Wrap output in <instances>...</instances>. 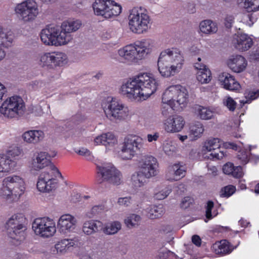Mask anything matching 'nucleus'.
I'll list each match as a JSON object with an SVG mask.
<instances>
[{
  "label": "nucleus",
  "instance_id": "bb28decb",
  "mask_svg": "<svg viewBox=\"0 0 259 259\" xmlns=\"http://www.w3.org/2000/svg\"><path fill=\"white\" fill-rule=\"evenodd\" d=\"M234 46L238 50L245 51L248 50L252 45L251 38L247 34L238 32L235 34L232 40Z\"/></svg>",
  "mask_w": 259,
  "mask_h": 259
},
{
  "label": "nucleus",
  "instance_id": "774afa93",
  "mask_svg": "<svg viewBox=\"0 0 259 259\" xmlns=\"http://www.w3.org/2000/svg\"><path fill=\"white\" fill-rule=\"evenodd\" d=\"M241 129L239 127V125H236L232 132V135L235 138H240L243 137V135L241 134Z\"/></svg>",
  "mask_w": 259,
  "mask_h": 259
},
{
  "label": "nucleus",
  "instance_id": "cd10ccee",
  "mask_svg": "<svg viewBox=\"0 0 259 259\" xmlns=\"http://www.w3.org/2000/svg\"><path fill=\"white\" fill-rule=\"evenodd\" d=\"M102 225V222L97 220L85 221L82 225V232L87 236L92 235L99 231Z\"/></svg>",
  "mask_w": 259,
  "mask_h": 259
},
{
  "label": "nucleus",
  "instance_id": "f3484780",
  "mask_svg": "<svg viewBox=\"0 0 259 259\" xmlns=\"http://www.w3.org/2000/svg\"><path fill=\"white\" fill-rule=\"evenodd\" d=\"M77 224L76 218L69 213L62 215L57 222L58 231L62 235H67L75 232Z\"/></svg>",
  "mask_w": 259,
  "mask_h": 259
},
{
  "label": "nucleus",
  "instance_id": "a18cd8bd",
  "mask_svg": "<svg viewBox=\"0 0 259 259\" xmlns=\"http://www.w3.org/2000/svg\"><path fill=\"white\" fill-rule=\"evenodd\" d=\"M243 149H241L239 151L237 156H236V160L239 163L242 164H246L249 161L250 158V153L247 151V148H245V147L243 145V144L241 143Z\"/></svg>",
  "mask_w": 259,
  "mask_h": 259
},
{
  "label": "nucleus",
  "instance_id": "9d476101",
  "mask_svg": "<svg viewBox=\"0 0 259 259\" xmlns=\"http://www.w3.org/2000/svg\"><path fill=\"white\" fill-rule=\"evenodd\" d=\"M32 229L35 235L45 239L53 237L57 232L55 221L49 217L35 219L32 223Z\"/></svg>",
  "mask_w": 259,
  "mask_h": 259
},
{
  "label": "nucleus",
  "instance_id": "79ce46f5",
  "mask_svg": "<svg viewBox=\"0 0 259 259\" xmlns=\"http://www.w3.org/2000/svg\"><path fill=\"white\" fill-rule=\"evenodd\" d=\"M197 80L201 84H207L212 79L211 72L209 69L196 72Z\"/></svg>",
  "mask_w": 259,
  "mask_h": 259
},
{
  "label": "nucleus",
  "instance_id": "473e14b6",
  "mask_svg": "<svg viewBox=\"0 0 259 259\" xmlns=\"http://www.w3.org/2000/svg\"><path fill=\"white\" fill-rule=\"evenodd\" d=\"M15 162L9 156L5 154L0 155V172L9 173L14 169Z\"/></svg>",
  "mask_w": 259,
  "mask_h": 259
},
{
  "label": "nucleus",
  "instance_id": "c85d7f7f",
  "mask_svg": "<svg viewBox=\"0 0 259 259\" xmlns=\"http://www.w3.org/2000/svg\"><path fill=\"white\" fill-rule=\"evenodd\" d=\"M212 248L215 254L220 255L230 253L234 249L233 246L226 240L216 242L213 244Z\"/></svg>",
  "mask_w": 259,
  "mask_h": 259
},
{
  "label": "nucleus",
  "instance_id": "58836bf2",
  "mask_svg": "<svg viewBox=\"0 0 259 259\" xmlns=\"http://www.w3.org/2000/svg\"><path fill=\"white\" fill-rule=\"evenodd\" d=\"M141 221V217L135 213L129 214L124 219V223L125 226L129 229L138 226L140 224Z\"/></svg>",
  "mask_w": 259,
  "mask_h": 259
},
{
  "label": "nucleus",
  "instance_id": "f03ea898",
  "mask_svg": "<svg viewBox=\"0 0 259 259\" xmlns=\"http://www.w3.org/2000/svg\"><path fill=\"white\" fill-rule=\"evenodd\" d=\"M82 26V21L73 17L64 21L60 25H48L40 31L41 41L47 46L60 47L67 46L73 40L70 33L77 31Z\"/></svg>",
  "mask_w": 259,
  "mask_h": 259
},
{
  "label": "nucleus",
  "instance_id": "603ef678",
  "mask_svg": "<svg viewBox=\"0 0 259 259\" xmlns=\"http://www.w3.org/2000/svg\"><path fill=\"white\" fill-rule=\"evenodd\" d=\"M75 152L78 155L84 157L87 160H91L93 159L92 152L86 148L80 147L75 149Z\"/></svg>",
  "mask_w": 259,
  "mask_h": 259
},
{
  "label": "nucleus",
  "instance_id": "423d86ee",
  "mask_svg": "<svg viewBox=\"0 0 259 259\" xmlns=\"http://www.w3.org/2000/svg\"><path fill=\"white\" fill-rule=\"evenodd\" d=\"M26 183L19 175L14 174L4 178L0 188V198L8 203L17 202L24 194Z\"/></svg>",
  "mask_w": 259,
  "mask_h": 259
},
{
  "label": "nucleus",
  "instance_id": "2eb2a0df",
  "mask_svg": "<svg viewBox=\"0 0 259 259\" xmlns=\"http://www.w3.org/2000/svg\"><path fill=\"white\" fill-rule=\"evenodd\" d=\"M139 169L147 179L156 177L159 173V163L153 156L146 155L139 162Z\"/></svg>",
  "mask_w": 259,
  "mask_h": 259
},
{
  "label": "nucleus",
  "instance_id": "ddd939ff",
  "mask_svg": "<svg viewBox=\"0 0 259 259\" xmlns=\"http://www.w3.org/2000/svg\"><path fill=\"white\" fill-rule=\"evenodd\" d=\"M24 109V103L22 99L14 96L5 100L0 107V113L8 118L15 117L21 114Z\"/></svg>",
  "mask_w": 259,
  "mask_h": 259
},
{
  "label": "nucleus",
  "instance_id": "37998d69",
  "mask_svg": "<svg viewBox=\"0 0 259 259\" xmlns=\"http://www.w3.org/2000/svg\"><path fill=\"white\" fill-rule=\"evenodd\" d=\"M107 207L104 203L95 205L89 209L85 213L86 216L89 218H92L95 216L100 215L104 212Z\"/></svg>",
  "mask_w": 259,
  "mask_h": 259
},
{
  "label": "nucleus",
  "instance_id": "9b49d317",
  "mask_svg": "<svg viewBox=\"0 0 259 259\" xmlns=\"http://www.w3.org/2000/svg\"><path fill=\"white\" fill-rule=\"evenodd\" d=\"M25 222L26 219L22 213L14 214L9 219L5 227L11 238L18 241L23 240L26 230Z\"/></svg>",
  "mask_w": 259,
  "mask_h": 259
},
{
  "label": "nucleus",
  "instance_id": "4d7b16f0",
  "mask_svg": "<svg viewBox=\"0 0 259 259\" xmlns=\"http://www.w3.org/2000/svg\"><path fill=\"white\" fill-rule=\"evenodd\" d=\"M77 256L79 259H96L94 253L83 248L80 249Z\"/></svg>",
  "mask_w": 259,
  "mask_h": 259
},
{
  "label": "nucleus",
  "instance_id": "6e6552de",
  "mask_svg": "<svg viewBox=\"0 0 259 259\" xmlns=\"http://www.w3.org/2000/svg\"><path fill=\"white\" fill-rule=\"evenodd\" d=\"M222 146L225 149H232L235 150H238L239 148V146L233 142H224L221 139L210 138L203 143L200 154L205 159H222L226 156V152L220 150Z\"/></svg>",
  "mask_w": 259,
  "mask_h": 259
},
{
  "label": "nucleus",
  "instance_id": "20e7f679",
  "mask_svg": "<svg viewBox=\"0 0 259 259\" xmlns=\"http://www.w3.org/2000/svg\"><path fill=\"white\" fill-rule=\"evenodd\" d=\"M154 49V40L146 38L119 48L117 54L121 62L131 65L138 63L146 58Z\"/></svg>",
  "mask_w": 259,
  "mask_h": 259
},
{
  "label": "nucleus",
  "instance_id": "de8ad7c7",
  "mask_svg": "<svg viewBox=\"0 0 259 259\" xmlns=\"http://www.w3.org/2000/svg\"><path fill=\"white\" fill-rule=\"evenodd\" d=\"M245 100L240 101V103L243 105L249 103L251 101L256 99L259 97V90H246L244 93Z\"/></svg>",
  "mask_w": 259,
  "mask_h": 259
},
{
  "label": "nucleus",
  "instance_id": "f8f14e48",
  "mask_svg": "<svg viewBox=\"0 0 259 259\" xmlns=\"http://www.w3.org/2000/svg\"><path fill=\"white\" fill-rule=\"evenodd\" d=\"M143 145L141 137L135 135H129L124 140L119 156L124 160H131L141 150Z\"/></svg>",
  "mask_w": 259,
  "mask_h": 259
},
{
  "label": "nucleus",
  "instance_id": "4c0bfd02",
  "mask_svg": "<svg viewBox=\"0 0 259 259\" xmlns=\"http://www.w3.org/2000/svg\"><path fill=\"white\" fill-rule=\"evenodd\" d=\"M38 64L46 69H52V52L40 54L37 58Z\"/></svg>",
  "mask_w": 259,
  "mask_h": 259
},
{
  "label": "nucleus",
  "instance_id": "412c9836",
  "mask_svg": "<svg viewBox=\"0 0 259 259\" xmlns=\"http://www.w3.org/2000/svg\"><path fill=\"white\" fill-rule=\"evenodd\" d=\"M15 10L17 14L24 16H36L38 14L37 5L33 0H26L18 4Z\"/></svg>",
  "mask_w": 259,
  "mask_h": 259
},
{
  "label": "nucleus",
  "instance_id": "5fc2aeb1",
  "mask_svg": "<svg viewBox=\"0 0 259 259\" xmlns=\"http://www.w3.org/2000/svg\"><path fill=\"white\" fill-rule=\"evenodd\" d=\"M149 15L147 10L143 7H135L130 11V16H146Z\"/></svg>",
  "mask_w": 259,
  "mask_h": 259
},
{
  "label": "nucleus",
  "instance_id": "3c124183",
  "mask_svg": "<svg viewBox=\"0 0 259 259\" xmlns=\"http://www.w3.org/2000/svg\"><path fill=\"white\" fill-rule=\"evenodd\" d=\"M235 186L230 185L223 187L220 191V195L222 197H229L236 191Z\"/></svg>",
  "mask_w": 259,
  "mask_h": 259
},
{
  "label": "nucleus",
  "instance_id": "13d9d810",
  "mask_svg": "<svg viewBox=\"0 0 259 259\" xmlns=\"http://www.w3.org/2000/svg\"><path fill=\"white\" fill-rule=\"evenodd\" d=\"M170 190L168 188H165L155 194V198L159 200L165 198L170 193Z\"/></svg>",
  "mask_w": 259,
  "mask_h": 259
},
{
  "label": "nucleus",
  "instance_id": "dca6fc26",
  "mask_svg": "<svg viewBox=\"0 0 259 259\" xmlns=\"http://www.w3.org/2000/svg\"><path fill=\"white\" fill-rule=\"evenodd\" d=\"M186 125L184 118L179 115H170L162 121V128L167 134L182 132Z\"/></svg>",
  "mask_w": 259,
  "mask_h": 259
},
{
  "label": "nucleus",
  "instance_id": "c9c22d12",
  "mask_svg": "<svg viewBox=\"0 0 259 259\" xmlns=\"http://www.w3.org/2000/svg\"><path fill=\"white\" fill-rule=\"evenodd\" d=\"M146 179L147 178L145 177L143 172L139 169L132 175L131 178V185L136 189L141 188L146 183Z\"/></svg>",
  "mask_w": 259,
  "mask_h": 259
},
{
  "label": "nucleus",
  "instance_id": "8fccbe9b",
  "mask_svg": "<svg viewBox=\"0 0 259 259\" xmlns=\"http://www.w3.org/2000/svg\"><path fill=\"white\" fill-rule=\"evenodd\" d=\"M156 259H183L180 258L174 252L163 249L159 251Z\"/></svg>",
  "mask_w": 259,
  "mask_h": 259
},
{
  "label": "nucleus",
  "instance_id": "7ed1b4c3",
  "mask_svg": "<svg viewBox=\"0 0 259 259\" xmlns=\"http://www.w3.org/2000/svg\"><path fill=\"white\" fill-rule=\"evenodd\" d=\"M50 156L45 151L36 153L32 163V168L36 171L45 168L39 174L36 184L40 193H49L56 189L62 176L58 168L51 162Z\"/></svg>",
  "mask_w": 259,
  "mask_h": 259
},
{
  "label": "nucleus",
  "instance_id": "864d4df0",
  "mask_svg": "<svg viewBox=\"0 0 259 259\" xmlns=\"http://www.w3.org/2000/svg\"><path fill=\"white\" fill-rule=\"evenodd\" d=\"M50 107L47 104L44 103L42 106H36L33 109L32 113L36 116H42L46 112L47 113Z\"/></svg>",
  "mask_w": 259,
  "mask_h": 259
},
{
  "label": "nucleus",
  "instance_id": "c756f323",
  "mask_svg": "<svg viewBox=\"0 0 259 259\" xmlns=\"http://www.w3.org/2000/svg\"><path fill=\"white\" fill-rule=\"evenodd\" d=\"M111 0H95L93 5L95 14L97 16H105L107 15Z\"/></svg>",
  "mask_w": 259,
  "mask_h": 259
},
{
  "label": "nucleus",
  "instance_id": "4be33fe9",
  "mask_svg": "<svg viewBox=\"0 0 259 259\" xmlns=\"http://www.w3.org/2000/svg\"><path fill=\"white\" fill-rule=\"evenodd\" d=\"M218 81L221 85L226 90L239 92L241 89V85L235 77L228 72H223L219 74Z\"/></svg>",
  "mask_w": 259,
  "mask_h": 259
},
{
  "label": "nucleus",
  "instance_id": "6e6d98bb",
  "mask_svg": "<svg viewBox=\"0 0 259 259\" xmlns=\"http://www.w3.org/2000/svg\"><path fill=\"white\" fill-rule=\"evenodd\" d=\"M223 104L230 111H234L236 106V103L234 99L230 96H226L223 99Z\"/></svg>",
  "mask_w": 259,
  "mask_h": 259
},
{
  "label": "nucleus",
  "instance_id": "0e129e2a",
  "mask_svg": "<svg viewBox=\"0 0 259 259\" xmlns=\"http://www.w3.org/2000/svg\"><path fill=\"white\" fill-rule=\"evenodd\" d=\"M159 138V134L157 132H154L147 134L146 139L149 143H153L157 141Z\"/></svg>",
  "mask_w": 259,
  "mask_h": 259
},
{
  "label": "nucleus",
  "instance_id": "69168bd1",
  "mask_svg": "<svg viewBox=\"0 0 259 259\" xmlns=\"http://www.w3.org/2000/svg\"><path fill=\"white\" fill-rule=\"evenodd\" d=\"M244 175L242 167L240 166H235L232 176L234 178H238L242 177Z\"/></svg>",
  "mask_w": 259,
  "mask_h": 259
},
{
  "label": "nucleus",
  "instance_id": "680f3d73",
  "mask_svg": "<svg viewBox=\"0 0 259 259\" xmlns=\"http://www.w3.org/2000/svg\"><path fill=\"white\" fill-rule=\"evenodd\" d=\"M234 167L232 163L228 162L223 166V170L225 174L232 175Z\"/></svg>",
  "mask_w": 259,
  "mask_h": 259
},
{
  "label": "nucleus",
  "instance_id": "4468645a",
  "mask_svg": "<svg viewBox=\"0 0 259 259\" xmlns=\"http://www.w3.org/2000/svg\"><path fill=\"white\" fill-rule=\"evenodd\" d=\"M98 173L110 184L118 186L122 183L121 172L112 163H105L97 165Z\"/></svg>",
  "mask_w": 259,
  "mask_h": 259
},
{
  "label": "nucleus",
  "instance_id": "5701e85b",
  "mask_svg": "<svg viewBox=\"0 0 259 259\" xmlns=\"http://www.w3.org/2000/svg\"><path fill=\"white\" fill-rule=\"evenodd\" d=\"M228 67L233 72L239 73L243 72L247 66V62L241 55H233L226 61Z\"/></svg>",
  "mask_w": 259,
  "mask_h": 259
},
{
  "label": "nucleus",
  "instance_id": "1a4fd4ad",
  "mask_svg": "<svg viewBox=\"0 0 259 259\" xmlns=\"http://www.w3.org/2000/svg\"><path fill=\"white\" fill-rule=\"evenodd\" d=\"M101 106L107 118L110 120L122 121L130 116L129 108L122 102L113 97L104 99Z\"/></svg>",
  "mask_w": 259,
  "mask_h": 259
},
{
  "label": "nucleus",
  "instance_id": "a211bd4d",
  "mask_svg": "<svg viewBox=\"0 0 259 259\" xmlns=\"http://www.w3.org/2000/svg\"><path fill=\"white\" fill-rule=\"evenodd\" d=\"M93 143L94 146H104L106 152H108L118 145V138L113 132L103 133L96 136Z\"/></svg>",
  "mask_w": 259,
  "mask_h": 259
},
{
  "label": "nucleus",
  "instance_id": "393cba45",
  "mask_svg": "<svg viewBox=\"0 0 259 259\" xmlns=\"http://www.w3.org/2000/svg\"><path fill=\"white\" fill-rule=\"evenodd\" d=\"M194 115L199 119L208 120L213 119L217 113V108L197 105L193 108Z\"/></svg>",
  "mask_w": 259,
  "mask_h": 259
},
{
  "label": "nucleus",
  "instance_id": "ea45409f",
  "mask_svg": "<svg viewBox=\"0 0 259 259\" xmlns=\"http://www.w3.org/2000/svg\"><path fill=\"white\" fill-rule=\"evenodd\" d=\"M218 214V207L214 205L212 201H208L205 206L206 219H205L204 221L206 223L208 220L213 219Z\"/></svg>",
  "mask_w": 259,
  "mask_h": 259
},
{
  "label": "nucleus",
  "instance_id": "2f4dec72",
  "mask_svg": "<svg viewBox=\"0 0 259 259\" xmlns=\"http://www.w3.org/2000/svg\"><path fill=\"white\" fill-rule=\"evenodd\" d=\"M204 132V125L200 122H197L190 125L189 133L191 141H196L201 138Z\"/></svg>",
  "mask_w": 259,
  "mask_h": 259
},
{
  "label": "nucleus",
  "instance_id": "0eeeda50",
  "mask_svg": "<svg viewBox=\"0 0 259 259\" xmlns=\"http://www.w3.org/2000/svg\"><path fill=\"white\" fill-rule=\"evenodd\" d=\"M188 92L180 84L171 85L164 91L162 97L163 105H167L176 111H180L187 106Z\"/></svg>",
  "mask_w": 259,
  "mask_h": 259
},
{
  "label": "nucleus",
  "instance_id": "f257e3e1",
  "mask_svg": "<svg viewBox=\"0 0 259 259\" xmlns=\"http://www.w3.org/2000/svg\"><path fill=\"white\" fill-rule=\"evenodd\" d=\"M159 81L154 76L144 73L131 77L121 85V94L132 101L147 100L157 90Z\"/></svg>",
  "mask_w": 259,
  "mask_h": 259
},
{
  "label": "nucleus",
  "instance_id": "49530a36",
  "mask_svg": "<svg viewBox=\"0 0 259 259\" xmlns=\"http://www.w3.org/2000/svg\"><path fill=\"white\" fill-rule=\"evenodd\" d=\"M110 8L108 9L107 15L106 16H118L121 12V6L111 0V3L109 5Z\"/></svg>",
  "mask_w": 259,
  "mask_h": 259
},
{
  "label": "nucleus",
  "instance_id": "338daca9",
  "mask_svg": "<svg viewBox=\"0 0 259 259\" xmlns=\"http://www.w3.org/2000/svg\"><path fill=\"white\" fill-rule=\"evenodd\" d=\"M241 22L248 26H251L256 21L255 17H241Z\"/></svg>",
  "mask_w": 259,
  "mask_h": 259
},
{
  "label": "nucleus",
  "instance_id": "72a5a7b5",
  "mask_svg": "<svg viewBox=\"0 0 259 259\" xmlns=\"http://www.w3.org/2000/svg\"><path fill=\"white\" fill-rule=\"evenodd\" d=\"M121 227L122 225L119 221H110L104 224L102 231L106 235H114L121 229Z\"/></svg>",
  "mask_w": 259,
  "mask_h": 259
},
{
  "label": "nucleus",
  "instance_id": "052dcab7",
  "mask_svg": "<svg viewBox=\"0 0 259 259\" xmlns=\"http://www.w3.org/2000/svg\"><path fill=\"white\" fill-rule=\"evenodd\" d=\"M117 203L120 206H128L131 203V198L129 197L119 198L117 200Z\"/></svg>",
  "mask_w": 259,
  "mask_h": 259
},
{
  "label": "nucleus",
  "instance_id": "e2e57ef3",
  "mask_svg": "<svg viewBox=\"0 0 259 259\" xmlns=\"http://www.w3.org/2000/svg\"><path fill=\"white\" fill-rule=\"evenodd\" d=\"M193 202V199L191 197H185L182 200L181 207L183 208H187L189 207L191 204H192Z\"/></svg>",
  "mask_w": 259,
  "mask_h": 259
},
{
  "label": "nucleus",
  "instance_id": "09e8293b",
  "mask_svg": "<svg viewBox=\"0 0 259 259\" xmlns=\"http://www.w3.org/2000/svg\"><path fill=\"white\" fill-rule=\"evenodd\" d=\"M244 7L248 12L259 10V0H246Z\"/></svg>",
  "mask_w": 259,
  "mask_h": 259
},
{
  "label": "nucleus",
  "instance_id": "6ab92c4d",
  "mask_svg": "<svg viewBox=\"0 0 259 259\" xmlns=\"http://www.w3.org/2000/svg\"><path fill=\"white\" fill-rule=\"evenodd\" d=\"M151 24L149 17H132L128 21V28L134 33L143 34L148 31Z\"/></svg>",
  "mask_w": 259,
  "mask_h": 259
},
{
  "label": "nucleus",
  "instance_id": "7c9ffc66",
  "mask_svg": "<svg viewBox=\"0 0 259 259\" xmlns=\"http://www.w3.org/2000/svg\"><path fill=\"white\" fill-rule=\"evenodd\" d=\"M52 69L62 67L68 62L67 54L62 51L52 52Z\"/></svg>",
  "mask_w": 259,
  "mask_h": 259
},
{
  "label": "nucleus",
  "instance_id": "f704fd0d",
  "mask_svg": "<svg viewBox=\"0 0 259 259\" xmlns=\"http://www.w3.org/2000/svg\"><path fill=\"white\" fill-rule=\"evenodd\" d=\"M13 41V35L6 31L0 25V46H3L5 48H8L12 46Z\"/></svg>",
  "mask_w": 259,
  "mask_h": 259
},
{
  "label": "nucleus",
  "instance_id": "bf43d9fd",
  "mask_svg": "<svg viewBox=\"0 0 259 259\" xmlns=\"http://www.w3.org/2000/svg\"><path fill=\"white\" fill-rule=\"evenodd\" d=\"M22 150L18 147H14L12 149L9 150L7 152V155L12 158H15L21 154Z\"/></svg>",
  "mask_w": 259,
  "mask_h": 259
},
{
  "label": "nucleus",
  "instance_id": "e433bc0d",
  "mask_svg": "<svg viewBox=\"0 0 259 259\" xmlns=\"http://www.w3.org/2000/svg\"><path fill=\"white\" fill-rule=\"evenodd\" d=\"M199 30L204 34H209L215 33L218 30V26L211 20H205L200 23Z\"/></svg>",
  "mask_w": 259,
  "mask_h": 259
},
{
  "label": "nucleus",
  "instance_id": "c03bdc74",
  "mask_svg": "<svg viewBox=\"0 0 259 259\" xmlns=\"http://www.w3.org/2000/svg\"><path fill=\"white\" fill-rule=\"evenodd\" d=\"M164 213L162 205L152 206L147 209V216L151 219L158 218Z\"/></svg>",
  "mask_w": 259,
  "mask_h": 259
},
{
  "label": "nucleus",
  "instance_id": "b1692460",
  "mask_svg": "<svg viewBox=\"0 0 259 259\" xmlns=\"http://www.w3.org/2000/svg\"><path fill=\"white\" fill-rule=\"evenodd\" d=\"M21 137L25 143L36 145L44 141L46 134L43 130L33 129L25 131L22 134Z\"/></svg>",
  "mask_w": 259,
  "mask_h": 259
},
{
  "label": "nucleus",
  "instance_id": "39448f33",
  "mask_svg": "<svg viewBox=\"0 0 259 259\" xmlns=\"http://www.w3.org/2000/svg\"><path fill=\"white\" fill-rule=\"evenodd\" d=\"M185 63L182 51L177 48H170L163 50L157 60L158 71L162 77L169 78L179 73Z\"/></svg>",
  "mask_w": 259,
  "mask_h": 259
},
{
  "label": "nucleus",
  "instance_id": "a19ab883",
  "mask_svg": "<svg viewBox=\"0 0 259 259\" xmlns=\"http://www.w3.org/2000/svg\"><path fill=\"white\" fill-rule=\"evenodd\" d=\"M162 151L164 153L168 156H172L177 153V148L173 144L172 141L169 140H165L161 146Z\"/></svg>",
  "mask_w": 259,
  "mask_h": 259
},
{
  "label": "nucleus",
  "instance_id": "aec40b11",
  "mask_svg": "<svg viewBox=\"0 0 259 259\" xmlns=\"http://www.w3.org/2000/svg\"><path fill=\"white\" fill-rule=\"evenodd\" d=\"M77 243L78 239L75 237L62 238L55 244L53 252L58 256L64 255L75 247Z\"/></svg>",
  "mask_w": 259,
  "mask_h": 259
},
{
  "label": "nucleus",
  "instance_id": "a878e982",
  "mask_svg": "<svg viewBox=\"0 0 259 259\" xmlns=\"http://www.w3.org/2000/svg\"><path fill=\"white\" fill-rule=\"evenodd\" d=\"M186 168L181 162L169 165L166 174V179L170 181H178L185 176Z\"/></svg>",
  "mask_w": 259,
  "mask_h": 259
}]
</instances>
